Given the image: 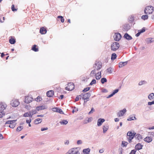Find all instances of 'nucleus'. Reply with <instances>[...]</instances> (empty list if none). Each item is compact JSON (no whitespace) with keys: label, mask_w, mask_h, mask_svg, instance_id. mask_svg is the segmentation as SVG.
Here are the masks:
<instances>
[{"label":"nucleus","mask_w":154,"mask_h":154,"mask_svg":"<svg viewBox=\"0 0 154 154\" xmlns=\"http://www.w3.org/2000/svg\"><path fill=\"white\" fill-rule=\"evenodd\" d=\"M75 88V85L72 82L69 83L67 86L66 88V89L68 91H72Z\"/></svg>","instance_id":"6"},{"label":"nucleus","mask_w":154,"mask_h":154,"mask_svg":"<svg viewBox=\"0 0 154 154\" xmlns=\"http://www.w3.org/2000/svg\"><path fill=\"white\" fill-rule=\"evenodd\" d=\"M127 63V62H121L119 64V67H122L126 65Z\"/></svg>","instance_id":"21"},{"label":"nucleus","mask_w":154,"mask_h":154,"mask_svg":"<svg viewBox=\"0 0 154 154\" xmlns=\"http://www.w3.org/2000/svg\"><path fill=\"white\" fill-rule=\"evenodd\" d=\"M30 112H31V114H32V116L33 114H36L37 112V111L36 110H32Z\"/></svg>","instance_id":"44"},{"label":"nucleus","mask_w":154,"mask_h":154,"mask_svg":"<svg viewBox=\"0 0 154 154\" xmlns=\"http://www.w3.org/2000/svg\"><path fill=\"white\" fill-rule=\"evenodd\" d=\"M91 76L93 77L94 76H95V78L97 80L100 79L101 77V72H99L96 69H94L92 70L90 73Z\"/></svg>","instance_id":"1"},{"label":"nucleus","mask_w":154,"mask_h":154,"mask_svg":"<svg viewBox=\"0 0 154 154\" xmlns=\"http://www.w3.org/2000/svg\"><path fill=\"white\" fill-rule=\"evenodd\" d=\"M128 144V143L127 142L124 141H122V145L123 146H126Z\"/></svg>","instance_id":"40"},{"label":"nucleus","mask_w":154,"mask_h":154,"mask_svg":"<svg viewBox=\"0 0 154 154\" xmlns=\"http://www.w3.org/2000/svg\"><path fill=\"white\" fill-rule=\"evenodd\" d=\"M46 109V107L45 105H42L38 106L36 108V109L38 111L44 109Z\"/></svg>","instance_id":"18"},{"label":"nucleus","mask_w":154,"mask_h":154,"mask_svg":"<svg viewBox=\"0 0 154 154\" xmlns=\"http://www.w3.org/2000/svg\"><path fill=\"white\" fill-rule=\"evenodd\" d=\"M42 121V119H37L35 120L34 123L35 124H38L41 123Z\"/></svg>","instance_id":"27"},{"label":"nucleus","mask_w":154,"mask_h":154,"mask_svg":"<svg viewBox=\"0 0 154 154\" xmlns=\"http://www.w3.org/2000/svg\"><path fill=\"white\" fill-rule=\"evenodd\" d=\"M141 18L143 20H145L148 18V16L147 15H143L142 16Z\"/></svg>","instance_id":"36"},{"label":"nucleus","mask_w":154,"mask_h":154,"mask_svg":"<svg viewBox=\"0 0 154 154\" xmlns=\"http://www.w3.org/2000/svg\"><path fill=\"white\" fill-rule=\"evenodd\" d=\"M118 91L119 89H116L114 90V91H113L112 94H111L109 95L108 96V98H109L112 97L116 93H117L118 92Z\"/></svg>","instance_id":"23"},{"label":"nucleus","mask_w":154,"mask_h":154,"mask_svg":"<svg viewBox=\"0 0 154 154\" xmlns=\"http://www.w3.org/2000/svg\"><path fill=\"white\" fill-rule=\"evenodd\" d=\"M78 153L76 148H73L70 149L66 154H78Z\"/></svg>","instance_id":"8"},{"label":"nucleus","mask_w":154,"mask_h":154,"mask_svg":"<svg viewBox=\"0 0 154 154\" xmlns=\"http://www.w3.org/2000/svg\"><path fill=\"white\" fill-rule=\"evenodd\" d=\"M94 65H95L94 66L95 69H96L97 71H98L102 67V65L101 63L99 62L95 63Z\"/></svg>","instance_id":"12"},{"label":"nucleus","mask_w":154,"mask_h":154,"mask_svg":"<svg viewBox=\"0 0 154 154\" xmlns=\"http://www.w3.org/2000/svg\"><path fill=\"white\" fill-rule=\"evenodd\" d=\"M79 96H78V97H77L76 98H75V101H78L79 100Z\"/></svg>","instance_id":"56"},{"label":"nucleus","mask_w":154,"mask_h":154,"mask_svg":"<svg viewBox=\"0 0 154 154\" xmlns=\"http://www.w3.org/2000/svg\"><path fill=\"white\" fill-rule=\"evenodd\" d=\"M94 111V109L93 108H92L91 109V110L88 113V114H90L93 113Z\"/></svg>","instance_id":"48"},{"label":"nucleus","mask_w":154,"mask_h":154,"mask_svg":"<svg viewBox=\"0 0 154 154\" xmlns=\"http://www.w3.org/2000/svg\"><path fill=\"white\" fill-rule=\"evenodd\" d=\"M56 112H59L61 114H63V112L62 109L59 108H58V109H57Z\"/></svg>","instance_id":"38"},{"label":"nucleus","mask_w":154,"mask_h":154,"mask_svg":"<svg viewBox=\"0 0 154 154\" xmlns=\"http://www.w3.org/2000/svg\"><path fill=\"white\" fill-rule=\"evenodd\" d=\"M23 127L21 126H18L16 129V131L18 132L20 131L23 129Z\"/></svg>","instance_id":"39"},{"label":"nucleus","mask_w":154,"mask_h":154,"mask_svg":"<svg viewBox=\"0 0 154 154\" xmlns=\"http://www.w3.org/2000/svg\"><path fill=\"white\" fill-rule=\"evenodd\" d=\"M107 72L109 73H111L112 72V68L111 67H109L108 68L107 70Z\"/></svg>","instance_id":"47"},{"label":"nucleus","mask_w":154,"mask_h":154,"mask_svg":"<svg viewBox=\"0 0 154 154\" xmlns=\"http://www.w3.org/2000/svg\"><path fill=\"white\" fill-rule=\"evenodd\" d=\"M31 122V119H29V120H26V122L27 123H30Z\"/></svg>","instance_id":"54"},{"label":"nucleus","mask_w":154,"mask_h":154,"mask_svg":"<svg viewBox=\"0 0 154 154\" xmlns=\"http://www.w3.org/2000/svg\"><path fill=\"white\" fill-rule=\"evenodd\" d=\"M108 129V127L106 125H104L103 126V132L105 133Z\"/></svg>","instance_id":"34"},{"label":"nucleus","mask_w":154,"mask_h":154,"mask_svg":"<svg viewBox=\"0 0 154 154\" xmlns=\"http://www.w3.org/2000/svg\"><path fill=\"white\" fill-rule=\"evenodd\" d=\"M154 98V94L153 93L150 94L148 96V98L151 100Z\"/></svg>","instance_id":"30"},{"label":"nucleus","mask_w":154,"mask_h":154,"mask_svg":"<svg viewBox=\"0 0 154 154\" xmlns=\"http://www.w3.org/2000/svg\"><path fill=\"white\" fill-rule=\"evenodd\" d=\"M143 146L140 143H138L135 146V148L137 150H139L141 149L142 148Z\"/></svg>","instance_id":"16"},{"label":"nucleus","mask_w":154,"mask_h":154,"mask_svg":"<svg viewBox=\"0 0 154 154\" xmlns=\"http://www.w3.org/2000/svg\"><path fill=\"white\" fill-rule=\"evenodd\" d=\"M6 107L5 105L3 104H0V110L3 111L5 109Z\"/></svg>","instance_id":"26"},{"label":"nucleus","mask_w":154,"mask_h":154,"mask_svg":"<svg viewBox=\"0 0 154 154\" xmlns=\"http://www.w3.org/2000/svg\"><path fill=\"white\" fill-rule=\"evenodd\" d=\"M136 133H132L131 131H128L127 134V139L129 143L132 142V140L133 139L135 136Z\"/></svg>","instance_id":"2"},{"label":"nucleus","mask_w":154,"mask_h":154,"mask_svg":"<svg viewBox=\"0 0 154 154\" xmlns=\"http://www.w3.org/2000/svg\"><path fill=\"white\" fill-rule=\"evenodd\" d=\"M57 109H58L57 107L53 108H52V110L54 112H56Z\"/></svg>","instance_id":"49"},{"label":"nucleus","mask_w":154,"mask_h":154,"mask_svg":"<svg viewBox=\"0 0 154 154\" xmlns=\"http://www.w3.org/2000/svg\"><path fill=\"white\" fill-rule=\"evenodd\" d=\"M23 116L25 117H32V114H31V112H30V111L28 112H26V113H25L23 114Z\"/></svg>","instance_id":"22"},{"label":"nucleus","mask_w":154,"mask_h":154,"mask_svg":"<svg viewBox=\"0 0 154 154\" xmlns=\"http://www.w3.org/2000/svg\"><path fill=\"white\" fill-rule=\"evenodd\" d=\"M47 96L48 97H53L54 94V91L53 90H51L48 91L46 93Z\"/></svg>","instance_id":"13"},{"label":"nucleus","mask_w":154,"mask_h":154,"mask_svg":"<svg viewBox=\"0 0 154 154\" xmlns=\"http://www.w3.org/2000/svg\"><path fill=\"white\" fill-rule=\"evenodd\" d=\"M136 151L135 149L132 150L129 154H135Z\"/></svg>","instance_id":"46"},{"label":"nucleus","mask_w":154,"mask_h":154,"mask_svg":"<svg viewBox=\"0 0 154 154\" xmlns=\"http://www.w3.org/2000/svg\"><path fill=\"white\" fill-rule=\"evenodd\" d=\"M37 116L38 117H43L44 116V115H38Z\"/></svg>","instance_id":"60"},{"label":"nucleus","mask_w":154,"mask_h":154,"mask_svg":"<svg viewBox=\"0 0 154 154\" xmlns=\"http://www.w3.org/2000/svg\"><path fill=\"white\" fill-rule=\"evenodd\" d=\"M124 37L128 40H130L132 39V37L127 33L125 34Z\"/></svg>","instance_id":"20"},{"label":"nucleus","mask_w":154,"mask_h":154,"mask_svg":"<svg viewBox=\"0 0 154 154\" xmlns=\"http://www.w3.org/2000/svg\"><path fill=\"white\" fill-rule=\"evenodd\" d=\"M119 119L118 118H115V121L116 122H118L119 121Z\"/></svg>","instance_id":"61"},{"label":"nucleus","mask_w":154,"mask_h":154,"mask_svg":"<svg viewBox=\"0 0 154 154\" xmlns=\"http://www.w3.org/2000/svg\"><path fill=\"white\" fill-rule=\"evenodd\" d=\"M119 44L118 42H113L111 45V49L113 51H116L119 49Z\"/></svg>","instance_id":"5"},{"label":"nucleus","mask_w":154,"mask_h":154,"mask_svg":"<svg viewBox=\"0 0 154 154\" xmlns=\"http://www.w3.org/2000/svg\"><path fill=\"white\" fill-rule=\"evenodd\" d=\"M140 33H141L140 32H139L136 34V36L137 37H138L140 35Z\"/></svg>","instance_id":"57"},{"label":"nucleus","mask_w":154,"mask_h":154,"mask_svg":"<svg viewBox=\"0 0 154 154\" xmlns=\"http://www.w3.org/2000/svg\"><path fill=\"white\" fill-rule=\"evenodd\" d=\"M16 121V120L8 121L6 122L5 124H9L8 126L11 128H13L16 125V123H15V122Z\"/></svg>","instance_id":"4"},{"label":"nucleus","mask_w":154,"mask_h":154,"mask_svg":"<svg viewBox=\"0 0 154 154\" xmlns=\"http://www.w3.org/2000/svg\"><path fill=\"white\" fill-rule=\"evenodd\" d=\"M57 18L60 19V20L62 23H63L64 21V19L62 16H59L57 17Z\"/></svg>","instance_id":"35"},{"label":"nucleus","mask_w":154,"mask_h":154,"mask_svg":"<svg viewBox=\"0 0 154 154\" xmlns=\"http://www.w3.org/2000/svg\"><path fill=\"white\" fill-rule=\"evenodd\" d=\"M126 110L125 109H124L123 110L120 111L118 113L117 116L119 117H120L123 116L124 114L126 112Z\"/></svg>","instance_id":"14"},{"label":"nucleus","mask_w":154,"mask_h":154,"mask_svg":"<svg viewBox=\"0 0 154 154\" xmlns=\"http://www.w3.org/2000/svg\"><path fill=\"white\" fill-rule=\"evenodd\" d=\"M20 103L18 100L14 99L12 100L11 102V105L12 106L16 107Z\"/></svg>","instance_id":"7"},{"label":"nucleus","mask_w":154,"mask_h":154,"mask_svg":"<svg viewBox=\"0 0 154 154\" xmlns=\"http://www.w3.org/2000/svg\"><path fill=\"white\" fill-rule=\"evenodd\" d=\"M48 129V128H41V131H43L45 130H47Z\"/></svg>","instance_id":"55"},{"label":"nucleus","mask_w":154,"mask_h":154,"mask_svg":"<svg viewBox=\"0 0 154 154\" xmlns=\"http://www.w3.org/2000/svg\"><path fill=\"white\" fill-rule=\"evenodd\" d=\"M35 100L37 102H39L42 101V99L40 96H38L35 99Z\"/></svg>","instance_id":"29"},{"label":"nucleus","mask_w":154,"mask_h":154,"mask_svg":"<svg viewBox=\"0 0 154 154\" xmlns=\"http://www.w3.org/2000/svg\"><path fill=\"white\" fill-rule=\"evenodd\" d=\"M37 45H34L33 46L32 48V49L35 52H37L38 51V48H37Z\"/></svg>","instance_id":"24"},{"label":"nucleus","mask_w":154,"mask_h":154,"mask_svg":"<svg viewBox=\"0 0 154 154\" xmlns=\"http://www.w3.org/2000/svg\"><path fill=\"white\" fill-rule=\"evenodd\" d=\"M135 137L137 138L138 140H140V139H142V136L141 135L139 134H136Z\"/></svg>","instance_id":"33"},{"label":"nucleus","mask_w":154,"mask_h":154,"mask_svg":"<svg viewBox=\"0 0 154 154\" xmlns=\"http://www.w3.org/2000/svg\"><path fill=\"white\" fill-rule=\"evenodd\" d=\"M116 57L117 56L116 54L113 53L111 55V59L112 60H114L116 58Z\"/></svg>","instance_id":"31"},{"label":"nucleus","mask_w":154,"mask_h":154,"mask_svg":"<svg viewBox=\"0 0 154 154\" xmlns=\"http://www.w3.org/2000/svg\"><path fill=\"white\" fill-rule=\"evenodd\" d=\"M63 97H64V96L63 95H62L60 96V98L61 99H63Z\"/></svg>","instance_id":"63"},{"label":"nucleus","mask_w":154,"mask_h":154,"mask_svg":"<svg viewBox=\"0 0 154 154\" xmlns=\"http://www.w3.org/2000/svg\"><path fill=\"white\" fill-rule=\"evenodd\" d=\"M69 142L68 140H67L66 142L65 143V144H68L69 143Z\"/></svg>","instance_id":"64"},{"label":"nucleus","mask_w":154,"mask_h":154,"mask_svg":"<svg viewBox=\"0 0 154 154\" xmlns=\"http://www.w3.org/2000/svg\"><path fill=\"white\" fill-rule=\"evenodd\" d=\"M145 31V30L144 29V28H143L140 31V32L141 33L142 32H144Z\"/></svg>","instance_id":"52"},{"label":"nucleus","mask_w":154,"mask_h":154,"mask_svg":"<svg viewBox=\"0 0 154 154\" xmlns=\"http://www.w3.org/2000/svg\"><path fill=\"white\" fill-rule=\"evenodd\" d=\"M153 11V7L152 6H147L144 10V13L146 14H152Z\"/></svg>","instance_id":"3"},{"label":"nucleus","mask_w":154,"mask_h":154,"mask_svg":"<svg viewBox=\"0 0 154 154\" xmlns=\"http://www.w3.org/2000/svg\"><path fill=\"white\" fill-rule=\"evenodd\" d=\"M77 143L78 144H81L82 143V141L81 140H78L77 141Z\"/></svg>","instance_id":"53"},{"label":"nucleus","mask_w":154,"mask_h":154,"mask_svg":"<svg viewBox=\"0 0 154 154\" xmlns=\"http://www.w3.org/2000/svg\"><path fill=\"white\" fill-rule=\"evenodd\" d=\"M9 42L11 44H14L16 42L15 39L11 37L9 40Z\"/></svg>","instance_id":"25"},{"label":"nucleus","mask_w":154,"mask_h":154,"mask_svg":"<svg viewBox=\"0 0 154 154\" xmlns=\"http://www.w3.org/2000/svg\"><path fill=\"white\" fill-rule=\"evenodd\" d=\"M1 57L2 58L5 55L3 53H1Z\"/></svg>","instance_id":"62"},{"label":"nucleus","mask_w":154,"mask_h":154,"mask_svg":"<svg viewBox=\"0 0 154 154\" xmlns=\"http://www.w3.org/2000/svg\"><path fill=\"white\" fill-rule=\"evenodd\" d=\"M145 81H142L140 82L139 83V84L140 85H141L143 84V83H145Z\"/></svg>","instance_id":"51"},{"label":"nucleus","mask_w":154,"mask_h":154,"mask_svg":"<svg viewBox=\"0 0 154 154\" xmlns=\"http://www.w3.org/2000/svg\"><path fill=\"white\" fill-rule=\"evenodd\" d=\"M33 100V98L31 97L27 96L25 97L24 102L26 103H29Z\"/></svg>","instance_id":"9"},{"label":"nucleus","mask_w":154,"mask_h":154,"mask_svg":"<svg viewBox=\"0 0 154 154\" xmlns=\"http://www.w3.org/2000/svg\"><path fill=\"white\" fill-rule=\"evenodd\" d=\"M101 82L102 84H104L105 82H107V80L105 78H103L101 79Z\"/></svg>","instance_id":"37"},{"label":"nucleus","mask_w":154,"mask_h":154,"mask_svg":"<svg viewBox=\"0 0 154 154\" xmlns=\"http://www.w3.org/2000/svg\"><path fill=\"white\" fill-rule=\"evenodd\" d=\"M105 121V120L103 119H100L97 121V125L98 126H101L102 123Z\"/></svg>","instance_id":"15"},{"label":"nucleus","mask_w":154,"mask_h":154,"mask_svg":"<svg viewBox=\"0 0 154 154\" xmlns=\"http://www.w3.org/2000/svg\"><path fill=\"white\" fill-rule=\"evenodd\" d=\"M11 9L13 11H17V9L14 8V5H12L11 6Z\"/></svg>","instance_id":"43"},{"label":"nucleus","mask_w":154,"mask_h":154,"mask_svg":"<svg viewBox=\"0 0 154 154\" xmlns=\"http://www.w3.org/2000/svg\"><path fill=\"white\" fill-rule=\"evenodd\" d=\"M47 32L46 29L44 27H42L40 29V32L42 34H45Z\"/></svg>","instance_id":"19"},{"label":"nucleus","mask_w":154,"mask_h":154,"mask_svg":"<svg viewBox=\"0 0 154 154\" xmlns=\"http://www.w3.org/2000/svg\"><path fill=\"white\" fill-rule=\"evenodd\" d=\"M152 138L149 137H146L144 139L145 141L148 143L151 142L152 141Z\"/></svg>","instance_id":"17"},{"label":"nucleus","mask_w":154,"mask_h":154,"mask_svg":"<svg viewBox=\"0 0 154 154\" xmlns=\"http://www.w3.org/2000/svg\"><path fill=\"white\" fill-rule=\"evenodd\" d=\"M68 122L66 120H63L62 121L60 122V123L61 125H65L67 124Z\"/></svg>","instance_id":"32"},{"label":"nucleus","mask_w":154,"mask_h":154,"mask_svg":"<svg viewBox=\"0 0 154 154\" xmlns=\"http://www.w3.org/2000/svg\"><path fill=\"white\" fill-rule=\"evenodd\" d=\"M90 89L89 88H85L83 90V92H86L87 91H89Z\"/></svg>","instance_id":"45"},{"label":"nucleus","mask_w":154,"mask_h":154,"mask_svg":"<svg viewBox=\"0 0 154 154\" xmlns=\"http://www.w3.org/2000/svg\"><path fill=\"white\" fill-rule=\"evenodd\" d=\"M136 119L135 118V117L134 116L129 118L127 120L128 121H131L132 120H136Z\"/></svg>","instance_id":"41"},{"label":"nucleus","mask_w":154,"mask_h":154,"mask_svg":"<svg viewBox=\"0 0 154 154\" xmlns=\"http://www.w3.org/2000/svg\"><path fill=\"white\" fill-rule=\"evenodd\" d=\"M4 115V114L2 112H0V118H2L3 116Z\"/></svg>","instance_id":"50"},{"label":"nucleus","mask_w":154,"mask_h":154,"mask_svg":"<svg viewBox=\"0 0 154 154\" xmlns=\"http://www.w3.org/2000/svg\"><path fill=\"white\" fill-rule=\"evenodd\" d=\"M80 96H82V98L83 99H84L85 100H87L88 99L89 97L90 96V94L89 93H85L84 94H81V95H80Z\"/></svg>","instance_id":"11"},{"label":"nucleus","mask_w":154,"mask_h":154,"mask_svg":"<svg viewBox=\"0 0 154 154\" xmlns=\"http://www.w3.org/2000/svg\"><path fill=\"white\" fill-rule=\"evenodd\" d=\"M3 138V135L1 134H0V139H2Z\"/></svg>","instance_id":"58"},{"label":"nucleus","mask_w":154,"mask_h":154,"mask_svg":"<svg viewBox=\"0 0 154 154\" xmlns=\"http://www.w3.org/2000/svg\"><path fill=\"white\" fill-rule=\"evenodd\" d=\"M114 37L115 41H119L121 39L122 36L119 33H116L115 34Z\"/></svg>","instance_id":"10"},{"label":"nucleus","mask_w":154,"mask_h":154,"mask_svg":"<svg viewBox=\"0 0 154 154\" xmlns=\"http://www.w3.org/2000/svg\"><path fill=\"white\" fill-rule=\"evenodd\" d=\"M96 83V81L95 79H93L90 83V85H92L95 84Z\"/></svg>","instance_id":"42"},{"label":"nucleus","mask_w":154,"mask_h":154,"mask_svg":"<svg viewBox=\"0 0 154 154\" xmlns=\"http://www.w3.org/2000/svg\"><path fill=\"white\" fill-rule=\"evenodd\" d=\"M92 119V118H89L88 120V122H90L91 121Z\"/></svg>","instance_id":"59"},{"label":"nucleus","mask_w":154,"mask_h":154,"mask_svg":"<svg viewBox=\"0 0 154 154\" xmlns=\"http://www.w3.org/2000/svg\"><path fill=\"white\" fill-rule=\"evenodd\" d=\"M90 149L89 148L84 149L83 150V152L86 154H88L90 152Z\"/></svg>","instance_id":"28"}]
</instances>
